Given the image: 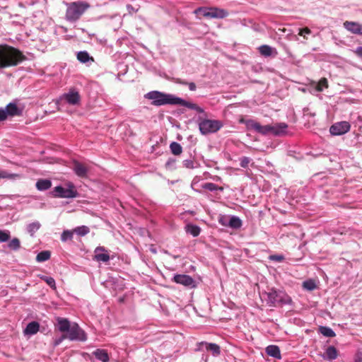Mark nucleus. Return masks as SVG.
<instances>
[{
    "label": "nucleus",
    "mask_w": 362,
    "mask_h": 362,
    "mask_svg": "<svg viewBox=\"0 0 362 362\" xmlns=\"http://www.w3.org/2000/svg\"><path fill=\"white\" fill-rule=\"evenodd\" d=\"M144 98L151 100V105L162 106L165 105H180L199 113H203L204 109L197 104L185 100L175 95L165 93L158 90H151L144 95Z\"/></svg>",
    "instance_id": "f257e3e1"
},
{
    "label": "nucleus",
    "mask_w": 362,
    "mask_h": 362,
    "mask_svg": "<svg viewBox=\"0 0 362 362\" xmlns=\"http://www.w3.org/2000/svg\"><path fill=\"white\" fill-rule=\"evenodd\" d=\"M25 59L19 49L8 45H0V69L17 66Z\"/></svg>",
    "instance_id": "f03ea898"
},
{
    "label": "nucleus",
    "mask_w": 362,
    "mask_h": 362,
    "mask_svg": "<svg viewBox=\"0 0 362 362\" xmlns=\"http://www.w3.org/2000/svg\"><path fill=\"white\" fill-rule=\"evenodd\" d=\"M66 6L65 19L70 23L78 21L90 6L88 2L81 1L66 3Z\"/></svg>",
    "instance_id": "7ed1b4c3"
},
{
    "label": "nucleus",
    "mask_w": 362,
    "mask_h": 362,
    "mask_svg": "<svg viewBox=\"0 0 362 362\" xmlns=\"http://www.w3.org/2000/svg\"><path fill=\"white\" fill-rule=\"evenodd\" d=\"M266 301L269 306H276L277 304H289L291 298L284 291L272 288L264 293Z\"/></svg>",
    "instance_id": "20e7f679"
},
{
    "label": "nucleus",
    "mask_w": 362,
    "mask_h": 362,
    "mask_svg": "<svg viewBox=\"0 0 362 362\" xmlns=\"http://www.w3.org/2000/svg\"><path fill=\"white\" fill-rule=\"evenodd\" d=\"M194 14L202 13L208 18L221 19L228 16L227 10L218 7H199L194 11Z\"/></svg>",
    "instance_id": "39448f33"
},
{
    "label": "nucleus",
    "mask_w": 362,
    "mask_h": 362,
    "mask_svg": "<svg viewBox=\"0 0 362 362\" xmlns=\"http://www.w3.org/2000/svg\"><path fill=\"white\" fill-rule=\"evenodd\" d=\"M222 127L223 123L219 120L203 119L199 122V129L203 135L215 133Z\"/></svg>",
    "instance_id": "423d86ee"
},
{
    "label": "nucleus",
    "mask_w": 362,
    "mask_h": 362,
    "mask_svg": "<svg viewBox=\"0 0 362 362\" xmlns=\"http://www.w3.org/2000/svg\"><path fill=\"white\" fill-rule=\"evenodd\" d=\"M50 194L54 197L59 198H74L78 196V192L72 184L69 185V188H64L60 185L57 186Z\"/></svg>",
    "instance_id": "0eeeda50"
},
{
    "label": "nucleus",
    "mask_w": 362,
    "mask_h": 362,
    "mask_svg": "<svg viewBox=\"0 0 362 362\" xmlns=\"http://www.w3.org/2000/svg\"><path fill=\"white\" fill-rule=\"evenodd\" d=\"M66 336L71 341H85L87 339L86 334L76 323L72 325Z\"/></svg>",
    "instance_id": "6e6552de"
},
{
    "label": "nucleus",
    "mask_w": 362,
    "mask_h": 362,
    "mask_svg": "<svg viewBox=\"0 0 362 362\" xmlns=\"http://www.w3.org/2000/svg\"><path fill=\"white\" fill-rule=\"evenodd\" d=\"M59 100L61 101H64L71 105H77L80 103L81 96L76 88H71L67 93L62 95Z\"/></svg>",
    "instance_id": "1a4fd4ad"
},
{
    "label": "nucleus",
    "mask_w": 362,
    "mask_h": 362,
    "mask_svg": "<svg viewBox=\"0 0 362 362\" xmlns=\"http://www.w3.org/2000/svg\"><path fill=\"white\" fill-rule=\"evenodd\" d=\"M172 281L188 288L197 287L195 280L192 276L187 274H175Z\"/></svg>",
    "instance_id": "9d476101"
},
{
    "label": "nucleus",
    "mask_w": 362,
    "mask_h": 362,
    "mask_svg": "<svg viewBox=\"0 0 362 362\" xmlns=\"http://www.w3.org/2000/svg\"><path fill=\"white\" fill-rule=\"evenodd\" d=\"M246 126L248 129H254L256 132L259 133L262 135H268L269 134H272V125H261L259 122H255L252 119L247 120Z\"/></svg>",
    "instance_id": "9b49d317"
},
{
    "label": "nucleus",
    "mask_w": 362,
    "mask_h": 362,
    "mask_svg": "<svg viewBox=\"0 0 362 362\" xmlns=\"http://www.w3.org/2000/svg\"><path fill=\"white\" fill-rule=\"evenodd\" d=\"M351 125L348 122L343 121L334 123L329 128L332 135L339 136L346 134L350 130Z\"/></svg>",
    "instance_id": "f8f14e48"
},
{
    "label": "nucleus",
    "mask_w": 362,
    "mask_h": 362,
    "mask_svg": "<svg viewBox=\"0 0 362 362\" xmlns=\"http://www.w3.org/2000/svg\"><path fill=\"white\" fill-rule=\"evenodd\" d=\"M8 117H19L23 115L24 106L18 105L16 102L9 103L5 107Z\"/></svg>",
    "instance_id": "ddd939ff"
},
{
    "label": "nucleus",
    "mask_w": 362,
    "mask_h": 362,
    "mask_svg": "<svg viewBox=\"0 0 362 362\" xmlns=\"http://www.w3.org/2000/svg\"><path fill=\"white\" fill-rule=\"evenodd\" d=\"M272 134L275 136H283L287 134L288 124L279 122L272 125Z\"/></svg>",
    "instance_id": "4468645a"
},
{
    "label": "nucleus",
    "mask_w": 362,
    "mask_h": 362,
    "mask_svg": "<svg viewBox=\"0 0 362 362\" xmlns=\"http://www.w3.org/2000/svg\"><path fill=\"white\" fill-rule=\"evenodd\" d=\"M110 259V255L104 247H98L95 248L94 259L98 262H107Z\"/></svg>",
    "instance_id": "2eb2a0df"
},
{
    "label": "nucleus",
    "mask_w": 362,
    "mask_h": 362,
    "mask_svg": "<svg viewBox=\"0 0 362 362\" xmlns=\"http://www.w3.org/2000/svg\"><path fill=\"white\" fill-rule=\"evenodd\" d=\"M57 325L56 327L58 330L61 332H66V334L69 331L72 325H71L69 320L66 318L58 317L57 319Z\"/></svg>",
    "instance_id": "dca6fc26"
},
{
    "label": "nucleus",
    "mask_w": 362,
    "mask_h": 362,
    "mask_svg": "<svg viewBox=\"0 0 362 362\" xmlns=\"http://www.w3.org/2000/svg\"><path fill=\"white\" fill-rule=\"evenodd\" d=\"M344 27L351 33L362 35V25L353 21H345Z\"/></svg>",
    "instance_id": "f3484780"
},
{
    "label": "nucleus",
    "mask_w": 362,
    "mask_h": 362,
    "mask_svg": "<svg viewBox=\"0 0 362 362\" xmlns=\"http://www.w3.org/2000/svg\"><path fill=\"white\" fill-rule=\"evenodd\" d=\"M73 170L77 176L82 178L87 177L88 169L81 163L74 161L73 164Z\"/></svg>",
    "instance_id": "a211bd4d"
},
{
    "label": "nucleus",
    "mask_w": 362,
    "mask_h": 362,
    "mask_svg": "<svg viewBox=\"0 0 362 362\" xmlns=\"http://www.w3.org/2000/svg\"><path fill=\"white\" fill-rule=\"evenodd\" d=\"M258 50L261 55H262L264 57H275L278 54L275 48L267 45H261L260 47H259Z\"/></svg>",
    "instance_id": "6ab92c4d"
},
{
    "label": "nucleus",
    "mask_w": 362,
    "mask_h": 362,
    "mask_svg": "<svg viewBox=\"0 0 362 362\" xmlns=\"http://www.w3.org/2000/svg\"><path fill=\"white\" fill-rule=\"evenodd\" d=\"M337 349L333 346H329L326 349L322 357L326 360L332 361L337 358Z\"/></svg>",
    "instance_id": "aec40b11"
},
{
    "label": "nucleus",
    "mask_w": 362,
    "mask_h": 362,
    "mask_svg": "<svg viewBox=\"0 0 362 362\" xmlns=\"http://www.w3.org/2000/svg\"><path fill=\"white\" fill-rule=\"evenodd\" d=\"M35 187L39 191H45L52 187V181L48 179H40L35 183Z\"/></svg>",
    "instance_id": "412c9836"
},
{
    "label": "nucleus",
    "mask_w": 362,
    "mask_h": 362,
    "mask_svg": "<svg viewBox=\"0 0 362 362\" xmlns=\"http://www.w3.org/2000/svg\"><path fill=\"white\" fill-rule=\"evenodd\" d=\"M93 355H94L98 360L101 361L102 362H108L110 361L108 353L105 349H98L93 352Z\"/></svg>",
    "instance_id": "4be33fe9"
},
{
    "label": "nucleus",
    "mask_w": 362,
    "mask_h": 362,
    "mask_svg": "<svg viewBox=\"0 0 362 362\" xmlns=\"http://www.w3.org/2000/svg\"><path fill=\"white\" fill-rule=\"evenodd\" d=\"M40 329V325L37 322L33 321L28 323L24 330L25 334L33 335L36 334Z\"/></svg>",
    "instance_id": "5701e85b"
},
{
    "label": "nucleus",
    "mask_w": 362,
    "mask_h": 362,
    "mask_svg": "<svg viewBox=\"0 0 362 362\" xmlns=\"http://www.w3.org/2000/svg\"><path fill=\"white\" fill-rule=\"evenodd\" d=\"M266 353L267 355L272 356L275 358L280 359L281 358L280 349L278 346L269 345L266 348Z\"/></svg>",
    "instance_id": "b1692460"
},
{
    "label": "nucleus",
    "mask_w": 362,
    "mask_h": 362,
    "mask_svg": "<svg viewBox=\"0 0 362 362\" xmlns=\"http://www.w3.org/2000/svg\"><path fill=\"white\" fill-rule=\"evenodd\" d=\"M242 221L239 217L232 216L229 218L228 226L233 229H238L242 226Z\"/></svg>",
    "instance_id": "393cba45"
},
{
    "label": "nucleus",
    "mask_w": 362,
    "mask_h": 362,
    "mask_svg": "<svg viewBox=\"0 0 362 362\" xmlns=\"http://www.w3.org/2000/svg\"><path fill=\"white\" fill-rule=\"evenodd\" d=\"M77 59L81 63H86L88 61L93 62L94 59L86 51H80L77 53Z\"/></svg>",
    "instance_id": "a878e982"
},
{
    "label": "nucleus",
    "mask_w": 362,
    "mask_h": 362,
    "mask_svg": "<svg viewBox=\"0 0 362 362\" xmlns=\"http://www.w3.org/2000/svg\"><path fill=\"white\" fill-rule=\"evenodd\" d=\"M202 344H204L206 350L211 351L214 356H218L220 354V346L218 344L207 342H203Z\"/></svg>",
    "instance_id": "bb28decb"
},
{
    "label": "nucleus",
    "mask_w": 362,
    "mask_h": 362,
    "mask_svg": "<svg viewBox=\"0 0 362 362\" xmlns=\"http://www.w3.org/2000/svg\"><path fill=\"white\" fill-rule=\"evenodd\" d=\"M74 233L80 237L86 235L90 233V228L86 226H81L73 229Z\"/></svg>",
    "instance_id": "cd10ccee"
},
{
    "label": "nucleus",
    "mask_w": 362,
    "mask_h": 362,
    "mask_svg": "<svg viewBox=\"0 0 362 362\" xmlns=\"http://www.w3.org/2000/svg\"><path fill=\"white\" fill-rule=\"evenodd\" d=\"M187 233L191 234L194 237H197L199 235L201 229L199 226L193 224H188L186 226Z\"/></svg>",
    "instance_id": "c85d7f7f"
},
{
    "label": "nucleus",
    "mask_w": 362,
    "mask_h": 362,
    "mask_svg": "<svg viewBox=\"0 0 362 362\" xmlns=\"http://www.w3.org/2000/svg\"><path fill=\"white\" fill-rule=\"evenodd\" d=\"M74 230H64L61 234V241L63 243H66L68 241H71L74 237Z\"/></svg>",
    "instance_id": "c756f323"
},
{
    "label": "nucleus",
    "mask_w": 362,
    "mask_h": 362,
    "mask_svg": "<svg viewBox=\"0 0 362 362\" xmlns=\"http://www.w3.org/2000/svg\"><path fill=\"white\" fill-rule=\"evenodd\" d=\"M319 332L325 337H334L336 336L335 332L330 327L325 326H320L319 327Z\"/></svg>",
    "instance_id": "7c9ffc66"
},
{
    "label": "nucleus",
    "mask_w": 362,
    "mask_h": 362,
    "mask_svg": "<svg viewBox=\"0 0 362 362\" xmlns=\"http://www.w3.org/2000/svg\"><path fill=\"white\" fill-rule=\"evenodd\" d=\"M40 222L35 221L27 226V230L31 236H33L35 232L40 229Z\"/></svg>",
    "instance_id": "2f4dec72"
},
{
    "label": "nucleus",
    "mask_w": 362,
    "mask_h": 362,
    "mask_svg": "<svg viewBox=\"0 0 362 362\" xmlns=\"http://www.w3.org/2000/svg\"><path fill=\"white\" fill-rule=\"evenodd\" d=\"M170 148L171 152L175 156L180 155L182 152V148L181 145L175 141H173L170 144Z\"/></svg>",
    "instance_id": "473e14b6"
},
{
    "label": "nucleus",
    "mask_w": 362,
    "mask_h": 362,
    "mask_svg": "<svg viewBox=\"0 0 362 362\" xmlns=\"http://www.w3.org/2000/svg\"><path fill=\"white\" fill-rule=\"evenodd\" d=\"M50 255H51V254H50L49 251H48V250L42 251L37 255L36 260L38 262H42L47 261L50 258Z\"/></svg>",
    "instance_id": "72a5a7b5"
},
{
    "label": "nucleus",
    "mask_w": 362,
    "mask_h": 362,
    "mask_svg": "<svg viewBox=\"0 0 362 362\" xmlns=\"http://www.w3.org/2000/svg\"><path fill=\"white\" fill-rule=\"evenodd\" d=\"M8 247L14 251H17L21 247V242L18 238H13L8 244Z\"/></svg>",
    "instance_id": "f704fd0d"
},
{
    "label": "nucleus",
    "mask_w": 362,
    "mask_h": 362,
    "mask_svg": "<svg viewBox=\"0 0 362 362\" xmlns=\"http://www.w3.org/2000/svg\"><path fill=\"white\" fill-rule=\"evenodd\" d=\"M316 287H317V286H316L315 281H313L312 279L305 281L303 283V288L305 290H307L309 291L315 290L316 288Z\"/></svg>",
    "instance_id": "c9c22d12"
},
{
    "label": "nucleus",
    "mask_w": 362,
    "mask_h": 362,
    "mask_svg": "<svg viewBox=\"0 0 362 362\" xmlns=\"http://www.w3.org/2000/svg\"><path fill=\"white\" fill-rule=\"evenodd\" d=\"M202 187H203V189L209 190L210 192H214V191H217V190H221V191L223 190L222 187H218V185H216V184L212 183V182L204 183L202 185Z\"/></svg>",
    "instance_id": "e433bc0d"
},
{
    "label": "nucleus",
    "mask_w": 362,
    "mask_h": 362,
    "mask_svg": "<svg viewBox=\"0 0 362 362\" xmlns=\"http://www.w3.org/2000/svg\"><path fill=\"white\" fill-rule=\"evenodd\" d=\"M17 177H20V175L18 174L10 173L6 170H0V178L14 180Z\"/></svg>",
    "instance_id": "4c0bfd02"
},
{
    "label": "nucleus",
    "mask_w": 362,
    "mask_h": 362,
    "mask_svg": "<svg viewBox=\"0 0 362 362\" xmlns=\"http://www.w3.org/2000/svg\"><path fill=\"white\" fill-rule=\"evenodd\" d=\"M40 279L45 281L51 288H56L55 280L52 277L42 276Z\"/></svg>",
    "instance_id": "58836bf2"
},
{
    "label": "nucleus",
    "mask_w": 362,
    "mask_h": 362,
    "mask_svg": "<svg viewBox=\"0 0 362 362\" xmlns=\"http://www.w3.org/2000/svg\"><path fill=\"white\" fill-rule=\"evenodd\" d=\"M10 232L8 230H0V243H5L10 238Z\"/></svg>",
    "instance_id": "ea45409f"
},
{
    "label": "nucleus",
    "mask_w": 362,
    "mask_h": 362,
    "mask_svg": "<svg viewBox=\"0 0 362 362\" xmlns=\"http://www.w3.org/2000/svg\"><path fill=\"white\" fill-rule=\"evenodd\" d=\"M323 87L327 88L328 87V82L327 78H322L320 79L319 83L317 85L316 90L318 92H321L323 90Z\"/></svg>",
    "instance_id": "a19ab883"
},
{
    "label": "nucleus",
    "mask_w": 362,
    "mask_h": 362,
    "mask_svg": "<svg viewBox=\"0 0 362 362\" xmlns=\"http://www.w3.org/2000/svg\"><path fill=\"white\" fill-rule=\"evenodd\" d=\"M251 158L249 157L243 156L240 158V165L242 168H246L251 162Z\"/></svg>",
    "instance_id": "79ce46f5"
},
{
    "label": "nucleus",
    "mask_w": 362,
    "mask_h": 362,
    "mask_svg": "<svg viewBox=\"0 0 362 362\" xmlns=\"http://www.w3.org/2000/svg\"><path fill=\"white\" fill-rule=\"evenodd\" d=\"M311 33V30L308 28H304L299 29L298 35L303 36L305 39H308L305 35H309Z\"/></svg>",
    "instance_id": "37998d69"
},
{
    "label": "nucleus",
    "mask_w": 362,
    "mask_h": 362,
    "mask_svg": "<svg viewBox=\"0 0 362 362\" xmlns=\"http://www.w3.org/2000/svg\"><path fill=\"white\" fill-rule=\"evenodd\" d=\"M194 161L191 159H186L183 160V165L189 169H192L194 168Z\"/></svg>",
    "instance_id": "c03bdc74"
},
{
    "label": "nucleus",
    "mask_w": 362,
    "mask_h": 362,
    "mask_svg": "<svg viewBox=\"0 0 362 362\" xmlns=\"http://www.w3.org/2000/svg\"><path fill=\"white\" fill-rule=\"evenodd\" d=\"M66 338H67L66 334H63L62 336H61V337H59L58 338H56L54 340V346H59Z\"/></svg>",
    "instance_id": "a18cd8bd"
},
{
    "label": "nucleus",
    "mask_w": 362,
    "mask_h": 362,
    "mask_svg": "<svg viewBox=\"0 0 362 362\" xmlns=\"http://www.w3.org/2000/svg\"><path fill=\"white\" fill-rule=\"evenodd\" d=\"M8 117L5 108H0V122L6 120Z\"/></svg>",
    "instance_id": "49530a36"
},
{
    "label": "nucleus",
    "mask_w": 362,
    "mask_h": 362,
    "mask_svg": "<svg viewBox=\"0 0 362 362\" xmlns=\"http://www.w3.org/2000/svg\"><path fill=\"white\" fill-rule=\"evenodd\" d=\"M269 259L271 260L281 262L284 259V257L283 255H271Z\"/></svg>",
    "instance_id": "de8ad7c7"
},
{
    "label": "nucleus",
    "mask_w": 362,
    "mask_h": 362,
    "mask_svg": "<svg viewBox=\"0 0 362 362\" xmlns=\"http://www.w3.org/2000/svg\"><path fill=\"white\" fill-rule=\"evenodd\" d=\"M218 222L222 225L225 226H228V221H226V217H221L219 218Z\"/></svg>",
    "instance_id": "09e8293b"
},
{
    "label": "nucleus",
    "mask_w": 362,
    "mask_h": 362,
    "mask_svg": "<svg viewBox=\"0 0 362 362\" xmlns=\"http://www.w3.org/2000/svg\"><path fill=\"white\" fill-rule=\"evenodd\" d=\"M187 86H189V89L192 91H194L197 88L196 84L193 82H187Z\"/></svg>",
    "instance_id": "8fccbe9b"
},
{
    "label": "nucleus",
    "mask_w": 362,
    "mask_h": 362,
    "mask_svg": "<svg viewBox=\"0 0 362 362\" xmlns=\"http://www.w3.org/2000/svg\"><path fill=\"white\" fill-rule=\"evenodd\" d=\"M354 52L361 58H362V47H356Z\"/></svg>",
    "instance_id": "3c124183"
},
{
    "label": "nucleus",
    "mask_w": 362,
    "mask_h": 362,
    "mask_svg": "<svg viewBox=\"0 0 362 362\" xmlns=\"http://www.w3.org/2000/svg\"><path fill=\"white\" fill-rule=\"evenodd\" d=\"M176 83H179V84H182V85H187V81H183V80L180 79V78L177 79Z\"/></svg>",
    "instance_id": "603ef678"
},
{
    "label": "nucleus",
    "mask_w": 362,
    "mask_h": 362,
    "mask_svg": "<svg viewBox=\"0 0 362 362\" xmlns=\"http://www.w3.org/2000/svg\"><path fill=\"white\" fill-rule=\"evenodd\" d=\"M127 10H128L129 12H131L132 11H134V10L133 6H132V5H130V4H128V5L127 6Z\"/></svg>",
    "instance_id": "864d4df0"
},
{
    "label": "nucleus",
    "mask_w": 362,
    "mask_h": 362,
    "mask_svg": "<svg viewBox=\"0 0 362 362\" xmlns=\"http://www.w3.org/2000/svg\"><path fill=\"white\" fill-rule=\"evenodd\" d=\"M355 362H362V356L358 355L355 359Z\"/></svg>",
    "instance_id": "5fc2aeb1"
},
{
    "label": "nucleus",
    "mask_w": 362,
    "mask_h": 362,
    "mask_svg": "<svg viewBox=\"0 0 362 362\" xmlns=\"http://www.w3.org/2000/svg\"><path fill=\"white\" fill-rule=\"evenodd\" d=\"M174 163V160H168V161L167 162L166 165H171V163Z\"/></svg>",
    "instance_id": "6e6d98bb"
}]
</instances>
